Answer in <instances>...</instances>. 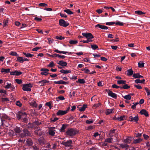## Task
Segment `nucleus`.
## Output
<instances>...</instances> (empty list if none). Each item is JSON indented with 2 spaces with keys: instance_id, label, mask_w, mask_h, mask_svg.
Listing matches in <instances>:
<instances>
[{
  "instance_id": "obj_1",
  "label": "nucleus",
  "mask_w": 150,
  "mask_h": 150,
  "mask_svg": "<svg viewBox=\"0 0 150 150\" xmlns=\"http://www.w3.org/2000/svg\"><path fill=\"white\" fill-rule=\"evenodd\" d=\"M2 116H3L5 119L8 120L6 121L5 120H3L1 118V125H2L7 127H11L12 125V124L11 122L9 121L10 119L9 117L5 115H4Z\"/></svg>"
},
{
  "instance_id": "obj_2",
  "label": "nucleus",
  "mask_w": 150,
  "mask_h": 150,
  "mask_svg": "<svg viewBox=\"0 0 150 150\" xmlns=\"http://www.w3.org/2000/svg\"><path fill=\"white\" fill-rule=\"evenodd\" d=\"M78 132L77 130L74 128H69L66 132L67 135L71 137H73Z\"/></svg>"
},
{
  "instance_id": "obj_3",
  "label": "nucleus",
  "mask_w": 150,
  "mask_h": 150,
  "mask_svg": "<svg viewBox=\"0 0 150 150\" xmlns=\"http://www.w3.org/2000/svg\"><path fill=\"white\" fill-rule=\"evenodd\" d=\"M22 89L24 91H30L31 88L32 87V85L30 83L23 84V85Z\"/></svg>"
},
{
  "instance_id": "obj_4",
  "label": "nucleus",
  "mask_w": 150,
  "mask_h": 150,
  "mask_svg": "<svg viewBox=\"0 0 150 150\" xmlns=\"http://www.w3.org/2000/svg\"><path fill=\"white\" fill-rule=\"evenodd\" d=\"M72 141L71 140H68L67 141H64L62 142L61 144L65 146L66 147H71Z\"/></svg>"
},
{
  "instance_id": "obj_5",
  "label": "nucleus",
  "mask_w": 150,
  "mask_h": 150,
  "mask_svg": "<svg viewBox=\"0 0 150 150\" xmlns=\"http://www.w3.org/2000/svg\"><path fill=\"white\" fill-rule=\"evenodd\" d=\"M26 113L23 112L19 111L16 114V117L19 120H21L25 116L26 117Z\"/></svg>"
},
{
  "instance_id": "obj_6",
  "label": "nucleus",
  "mask_w": 150,
  "mask_h": 150,
  "mask_svg": "<svg viewBox=\"0 0 150 150\" xmlns=\"http://www.w3.org/2000/svg\"><path fill=\"white\" fill-rule=\"evenodd\" d=\"M55 132H56L55 127H51L48 128V133L51 136H54L55 133Z\"/></svg>"
},
{
  "instance_id": "obj_7",
  "label": "nucleus",
  "mask_w": 150,
  "mask_h": 150,
  "mask_svg": "<svg viewBox=\"0 0 150 150\" xmlns=\"http://www.w3.org/2000/svg\"><path fill=\"white\" fill-rule=\"evenodd\" d=\"M5 88L6 89H10L11 91H13L15 90V86L12 84L11 83L7 82L6 83Z\"/></svg>"
},
{
  "instance_id": "obj_8",
  "label": "nucleus",
  "mask_w": 150,
  "mask_h": 150,
  "mask_svg": "<svg viewBox=\"0 0 150 150\" xmlns=\"http://www.w3.org/2000/svg\"><path fill=\"white\" fill-rule=\"evenodd\" d=\"M59 25L62 26L66 27L69 25V23L65 21L64 20L61 19L59 21Z\"/></svg>"
},
{
  "instance_id": "obj_9",
  "label": "nucleus",
  "mask_w": 150,
  "mask_h": 150,
  "mask_svg": "<svg viewBox=\"0 0 150 150\" xmlns=\"http://www.w3.org/2000/svg\"><path fill=\"white\" fill-rule=\"evenodd\" d=\"M82 35L83 36L86 37L87 39H91L93 38V36L90 33H82Z\"/></svg>"
},
{
  "instance_id": "obj_10",
  "label": "nucleus",
  "mask_w": 150,
  "mask_h": 150,
  "mask_svg": "<svg viewBox=\"0 0 150 150\" xmlns=\"http://www.w3.org/2000/svg\"><path fill=\"white\" fill-rule=\"evenodd\" d=\"M29 132L26 129H24L23 130V132L20 135V136L21 137H23L29 135Z\"/></svg>"
},
{
  "instance_id": "obj_11",
  "label": "nucleus",
  "mask_w": 150,
  "mask_h": 150,
  "mask_svg": "<svg viewBox=\"0 0 150 150\" xmlns=\"http://www.w3.org/2000/svg\"><path fill=\"white\" fill-rule=\"evenodd\" d=\"M40 71H42V72H41V74L47 76L49 74L47 72L49 71V70L47 69L42 68L41 69Z\"/></svg>"
},
{
  "instance_id": "obj_12",
  "label": "nucleus",
  "mask_w": 150,
  "mask_h": 150,
  "mask_svg": "<svg viewBox=\"0 0 150 150\" xmlns=\"http://www.w3.org/2000/svg\"><path fill=\"white\" fill-rule=\"evenodd\" d=\"M22 74V73L21 72L16 70L14 71L10 72V74L11 75L19 76Z\"/></svg>"
},
{
  "instance_id": "obj_13",
  "label": "nucleus",
  "mask_w": 150,
  "mask_h": 150,
  "mask_svg": "<svg viewBox=\"0 0 150 150\" xmlns=\"http://www.w3.org/2000/svg\"><path fill=\"white\" fill-rule=\"evenodd\" d=\"M49 81L46 80H43L39 81L38 82V84L40 86H44L46 85L47 83H48Z\"/></svg>"
},
{
  "instance_id": "obj_14",
  "label": "nucleus",
  "mask_w": 150,
  "mask_h": 150,
  "mask_svg": "<svg viewBox=\"0 0 150 150\" xmlns=\"http://www.w3.org/2000/svg\"><path fill=\"white\" fill-rule=\"evenodd\" d=\"M129 120L130 121H133L137 122L138 119V117L137 116H135L133 117V116H131L129 117Z\"/></svg>"
},
{
  "instance_id": "obj_15",
  "label": "nucleus",
  "mask_w": 150,
  "mask_h": 150,
  "mask_svg": "<svg viewBox=\"0 0 150 150\" xmlns=\"http://www.w3.org/2000/svg\"><path fill=\"white\" fill-rule=\"evenodd\" d=\"M67 113V110H59L57 112V115H63L66 114Z\"/></svg>"
},
{
  "instance_id": "obj_16",
  "label": "nucleus",
  "mask_w": 150,
  "mask_h": 150,
  "mask_svg": "<svg viewBox=\"0 0 150 150\" xmlns=\"http://www.w3.org/2000/svg\"><path fill=\"white\" fill-rule=\"evenodd\" d=\"M38 141L41 145H43L46 143L45 140L43 137H41L39 138L38 139Z\"/></svg>"
},
{
  "instance_id": "obj_17",
  "label": "nucleus",
  "mask_w": 150,
  "mask_h": 150,
  "mask_svg": "<svg viewBox=\"0 0 150 150\" xmlns=\"http://www.w3.org/2000/svg\"><path fill=\"white\" fill-rule=\"evenodd\" d=\"M96 27H98L99 28L103 30H107L108 29V28L106 26L101 25L98 24L95 26Z\"/></svg>"
},
{
  "instance_id": "obj_18",
  "label": "nucleus",
  "mask_w": 150,
  "mask_h": 150,
  "mask_svg": "<svg viewBox=\"0 0 150 150\" xmlns=\"http://www.w3.org/2000/svg\"><path fill=\"white\" fill-rule=\"evenodd\" d=\"M140 113L141 115H144L146 117H148L149 114L148 112L146 110L144 109H142L140 111Z\"/></svg>"
},
{
  "instance_id": "obj_19",
  "label": "nucleus",
  "mask_w": 150,
  "mask_h": 150,
  "mask_svg": "<svg viewBox=\"0 0 150 150\" xmlns=\"http://www.w3.org/2000/svg\"><path fill=\"white\" fill-rule=\"evenodd\" d=\"M54 83L55 84H64L66 85L67 84V82L64 81L62 80H60L59 81H54Z\"/></svg>"
},
{
  "instance_id": "obj_20",
  "label": "nucleus",
  "mask_w": 150,
  "mask_h": 150,
  "mask_svg": "<svg viewBox=\"0 0 150 150\" xmlns=\"http://www.w3.org/2000/svg\"><path fill=\"white\" fill-rule=\"evenodd\" d=\"M108 95L114 98H116L117 97L116 94L113 93L111 91H109L108 93Z\"/></svg>"
},
{
  "instance_id": "obj_21",
  "label": "nucleus",
  "mask_w": 150,
  "mask_h": 150,
  "mask_svg": "<svg viewBox=\"0 0 150 150\" xmlns=\"http://www.w3.org/2000/svg\"><path fill=\"white\" fill-rule=\"evenodd\" d=\"M54 52L59 54H66L67 53L68 54H71V52H65L63 51H60L57 50H54Z\"/></svg>"
},
{
  "instance_id": "obj_22",
  "label": "nucleus",
  "mask_w": 150,
  "mask_h": 150,
  "mask_svg": "<svg viewBox=\"0 0 150 150\" xmlns=\"http://www.w3.org/2000/svg\"><path fill=\"white\" fill-rule=\"evenodd\" d=\"M26 143L28 146H31L33 145V142L31 139L28 138L26 140Z\"/></svg>"
},
{
  "instance_id": "obj_23",
  "label": "nucleus",
  "mask_w": 150,
  "mask_h": 150,
  "mask_svg": "<svg viewBox=\"0 0 150 150\" xmlns=\"http://www.w3.org/2000/svg\"><path fill=\"white\" fill-rule=\"evenodd\" d=\"M132 138V137H128L124 140V142L125 143H130Z\"/></svg>"
},
{
  "instance_id": "obj_24",
  "label": "nucleus",
  "mask_w": 150,
  "mask_h": 150,
  "mask_svg": "<svg viewBox=\"0 0 150 150\" xmlns=\"http://www.w3.org/2000/svg\"><path fill=\"white\" fill-rule=\"evenodd\" d=\"M23 54L27 58L32 57L34 56L33 54H31L27 52H23Z\"/></svg>"
},
{
  "instance_id": "obj_25",
  "label": "nucleus",
  "mask_w": 150,
  "mask_h": 150,
  "mask_svg": "<svg viewBox=\"0 0 150 150\" xmlns=\"http://www.w3.org/2000/svg\"><path fill=\"white\" fill-rule=\"evenodd\" d=\"M113 141V140L112 138H108L106 139L105 141V142H107L109 143H112Z\"/></svg>"
},
{
  "instance_id": "obj_26",
  "label": "nucleus",
  "mask_w": 150,
  "mask_h": 150,
  "mask_svg": "<svg viewBox=\"0 0 150 150\" xmlns=\"http://www.w3.org/2000/svg\"><path fill=\"white\" fill-rule=\"evenodd\" d=\"M126 119V116L125 115H121L120 117L117 118V119L119 121H122Z\"/></svg>"
},
{
  "instance_id": "obj_27",
  "label": "nucleus",
  "mask_w": 150,
  "mask_h": 150,
  "mask_svg": "<svg viewBox=\"0 0 150 150\" xmlns=\"http://www.w3.org/2000/svg\"><path fill=\"white\" fill-rule=\"evenodd\" d=\"M59 72L64 74H67L71 73V71L70 70H64L62 69L60 70Z\"/></svg>"
},
{
  "instance_id": "obj_28",
  "label": "nucleus",
  "mask_w": 150,
  "mask_h": 150,
  "mask_svg": "<svg viewBox=\"0 0 150 150\" xmlns=\"http://www.w3.org/2000/svg\"><path fill=\"white\" fill-rule=\"evenodd\" d=\"M14 130L16 133H19L22 130V129L19 127H17L14 129Z\"/></svg>"
},
{
  "instance_id": "obj_29",
  "label": "nucleus",
  "mask_w": 150,
  "mask_h": 150,
  "mask_svg": "<svg viewBox=\"0 0 150 150\" xmlns=\"http://www.w3.org/2000/svg\"><path fill=\"white\" fill-rule=\"evenodd\" d=\"M142 141V139L141 138H138L136 139H134L133 141V144H137L139 143Z\"/></svg>"
},
{
  "instance_id": "obj_30",
  "label": "nucleus",
  "mask_w": 150,
  "mask_h": 150,
  "mask_svg": "<svg viewBox=\"0 0 150 150\" xmlns=\"http://www.w3.org/2000/svg\"><path fill=\"white\" fill-rule=\"evenodd\" d=\"M58 64L62 66H66L67 65V63L63 61H59Z\"/></svg>"
},
{
  "instance_id": "obj_31",
  "label": "nucleus",
  "mask_w": 150,
  "mask_h": 150,
  "mask_svg": "<svg viewBox=\"0 0 150 150\" xmlns=\"http://www.w3.org/2000/svg\"><path fill=\"white\" fill-rule=\"evenodd\" d=\"M119 144L122 148H125V149H127L129 147V146L126 144Z\"/></svg>"
},
{
  "instance_id": "obj_32",
  "label": "nucleus",
  "mask_w": 150,
  "mask_h": 150,
  "mask_svg": "<svg viewBox=\"0 0 150 150\" xmlns=\"http://www.w3.org/2000/svg\"><path fill=\"white\" fill-rule=\"evenodd\" d=\"M1 72L2 73H8L9 72L10 73V69H5L2 68L1 69Z\"/></svg>"
},
{
  "instance_id": "obj_33",
  "label": "nucleus",
  "mask_w": 150,
  "mask_h": 150,
  "mask_svg": "<svg viewBox=\"0 0 150 150\" xmlns=\"http://www.w3.org/2000/svg\"><path fill=\"white\" fill-rule=\"evenodd\" d=\"M133 73V71L132 69H130L127 70V75L128 76H130L132 75Z\"/></svg>"
},
{
  "instance_id": "obj_34",
  "label": "nucleus",
  "mask_w": 150,
  "mask_h": 150,
  "mask_svg": "<svg viewBox=\"0 0 150 150\" xmlns=\"http://www.w3.org/2000/svg\"><path fill=\"white\" fill-rule=\"evenodd\" d=\"M87 107V105H83L81 107L79 108V110L80 111H83Z\"/></svg>"
},
{
  "instance_id": "obj_35",
  "label": "nucleus",
  "mask_w": 150,
  "mask_h": 150,
  "mask_svg": "<svg viewBox=\"0 0 150 150\" xmlns=\"http://www.w3.org/2000/svg\"><path fill=\"white\" fill-rule=\"evenodd\" d=\"M54 56H55V57H58L61 58L62 59H64L65 57V56L64 55H59V54L55 53L54 54Z\"/></svg>"
},
{
  "instance_id": "obj_36",
  "label": "nucleus",
  "mask_w": 150,
  "mask_h": 150,
  "mask_svg": "<svg viewBox=\"0 0 150 150\" xmlns=\"http://www.w3.org/2000/svg\"><path fill=\"white\" fill-rule=\"evenodd\" d=\"M145 81V80L144 79H143L142 80H140L139 79H136L135 81V82L137 83H143V82L144 81Z\"/></svg>"
},
{
  "instance_id": "obj_37",
  "label": "nucleus",
  "mask_w": 150,
  "mask_h": 150,
  "mask_svg": "<svg viewBox=\"0 0 150 150\" xmlns=\"http://www.w3.org/2000/svg\"><path fill=\"white\" fill-rule=\"evenodd\" d=\"M16 61L21 63H23V57H18Z\"/></svg>"
},
{
  "instance_id": "obj_38",
  "label": "nucleus",
  "mask_w": 150,
  "mask_h": 150,
  "mask_svg": "<svg viewBox=\"0 0 150 150\" xmlns=\"http://www.w3.org/2000/svg\"><path fill=\"white\" fill-rule=\"evenodd\" d=\"M55 65V64H54V62L53 61H51L50 62L49 64L47 65V67L52 68Z\"/></svg>"
},
{
  "instance_id": "obj_39",
  "label": "nucleus",
  "mask_w": 150,
  "mask_h": 150,
  "mask_svg": "<svg viewBox=\"0 0 150 150\" xmlns=\"http://www.w3.org/2000/svg\"><path fill=\"white\" fill-rule=\"evenodd\" d=\"M113 110L112 109H108L106 110V115H109L113 112Z\"/></svg>"
},
{
  "instance_id": "obj_40",
  "label": "nucleus",
  "mask_w": 150,
  "mask_h": 150,
  "mask_svg": "<svg viewBox=\"0 0 150 150\" xmlns=\"http://www.w3.org/2000/svg\"><path fill=\"white\" fill-rule=\"evenodd\" d=\"M122 96L126 100H130L131 99V96L129 94L124 96Z\"/></svg>"
},
{
  "instance_id": "obj_41",
  "label": "nucleus",
  "mask_w": 150,
  "mask_h": 150,
  "mask_svg": "<svg viewBox=\"0 0 150 150\" xmlns=\"http://www.w3.org/2000/svg\"><path fill=\"white\" fill-rule=\"evenodd\" d=\"M81 70L83 71L84 72V73L86 74L89 73L90 72V70L86 68V67L82 69Z\"/></svg>"
},
{
  "instance_id": "obj_42",
  "label": "nucleus",
  "mask_w": 150,
  "mask_h": 150,
  "mask_svg": "<svg viewBox=\"0 0 150 150\" xmlns=\"http://www.w3.org/2000/svg\"><path fill=\"white\" fill-rule=\"evenodd\" d=\"M117 83L118 84H125L126 82L125 81L121 80L117 81Z\"/></svg>"
},
{
  "instance_id": "obj_43",
  "label": "nucleus",
  "mask_w": 150,
  "mask_h": 150,
  "mask_svg": "<svg viewBox=\"0 0 150 150\" xmlns=\"http://www.w3.org/2000/svg\"><path fill=\"white\" fill-rule=\"evenodd\" d=\"M135 14L139 15L144 14L145 13L143 12L140 11H135Z\"/></svg>"
},
{
  "instance_id": "obj_44",
  "label": "nucleus",
  "mask_w": 150,
  "mask_h": 150,
  "mask_svg": "<svg viewBox=\"0 0 150 150\" xmlns=\"http://www.w3.org/2000/svg\"><path fill=\"white\" fill-rule=\"evenodd\" d=\"M64 11L68 14L71 15L73 14V13L69 9H65L64 10Z\"/></svg>"
},
{
  "instance_id": "obj_45",
  "label": "nucleus",
  "mask_w": 150,
  "mask_h": 150,
  "mask_svg": "<svg viewBox=\"0 0 150 150\" xmlns=\"http://www.w3.org/2000/svg\"><path fill=\"white\" fill-rule=\"evenodd\" d=\"M66 128V126L65 125H62V127H61L60 130V132H64V130Z\"/></svg>"
},
{
  "instance_id": "obj_46",
  "label": "nucleus",
  "mask_w": 150,
  "mask_h": 150,
  "mask_svg": "<svg viewBox=\"0 0 150 150\" xmlns=\"http://www.w3.org/2000/svg\"><path fill=\"white\" fill-rule=\"evenodd\" d=\"M93 41L92 40L90 39H87L86 40H82L81 42L83 43H89V42H92Z\"/></svg>"
},
{
  "instance_id": "obj_47",
  "label": "nucleus",
  "mask_w": 150,
  "mask_h": 150,
  "mask_svg": "<svg viewBox=\"0 0 150 150\" xmlns=\"http://www.w3.org/2000/svg\"><path fill=\"white\" fill-rule=\"evenodd\" d=\"M129 88V86H128L127 84H126L125 83L123 86L120 87V88L121 89L124 88V89H127Z\"/></svg>"
},
{
  "instance_id": "obj_48",
  "label": "nucleus",
  "mask_w": 150,
  "mask_h": 150,
  "mask_svg": "<svg viewBox=\"0 0 150 150\" xmlns=\"http://www.w3.org/2000/svg\"><path fill=\"white\" fill-rule=\"evenodd\" d=\"M78 43V41L77 40H71L69 41V43L70 44H75Z\"/></svg>"
},
{
  "instance_id": "obj_49",
  "label": "nucleus",
  "mask_w": 150,
  "mask_h": 150,
  "mask_svg": "<svg viewBox=\"0 0 150 150\" xmlns=\"http://www.w3.org/2000/svg\"><path fill=\"white\" fill-rule=\"evenodd\" d=\"M138 67L140 68L143 67H144V63L140 61L138 63Z\"/></svg>"
},
{
  "instance_id": "obj_50",
  "label": "nucleus",
  "mask_w": 150,
  "mask_h": 150,
  "mask_svg": "<svg viewBox=\"0 0 150 150\" xmlns=\"http://www.w3.org/2000/svg\"><path fill=\"white\" fill-rule=\"evenodd\" d=\"M51 104L52 102L50 101L47 102L45 103V105L49 107L50 109H51L52 107Z\"/></svg>"
},
{
  "instance_id": "obj_51",
  "label": "nucleus",
  "mask_w": 150,
  "mask_h": 150,
  "mask_svg": "<svg viewBox=\"0 0 150 150\" xmlns=\"http://www.w3.org/2000/svg\"><path fill=\"white\" fill-rule=\"evenodd\" d=\"M76 82H79L80 83H85V81L83 79H79Z\"/></svg>"
},
{
  "instance_id": "obj_52",
  "label": "nucleus",
  "mask_w": 150,
  "mask_h": 150,
  "mask_svg": "<svg viewBox=\"0 0 150 150\" xmlns=\"http://www.w3.org/2000/svg\"><path fill=\"white\" fill-rule=\"evenodd\" d=\"M7 132L8 133V134L11 136H14L15 134L13 132V131L12 130H11L9 132L7 131Z\"/></svg>"
},
{
  "instance_id": "obj_53",
  "label": "nucleus",
  "mask_w": 150,
  "mask_h": 150,
  "mask_svg": "<svg viewBox=\"0 0 150 150\" xmlns=\"http://www.w3.org/2000/svg\"><path fill=\"white\" fill-rule=\"evenodd\" d=\"M91 48L93 50H95L98 48V46L96 45H91Z\"/></svg>"
},
{
  "instance_id": "obj_54",
  "label": "nucleus",
  "mask_w": 150,
  "mask_h": 150,
  "mask_svg": "<svg viewBox=\"0 0 150 150\" xmlns=\"http://www.w3.org/2000/svg\"><path fill=\"white\" fill-rule=\"evenodd\" d=\"M15 81L18 84H21L22 83V80L19 79H15Z\"/></svg>"
},
{
  "instance_id": "obj_55",
  "label": "nucleus",
  "mask_w": 150,
  "mask_h": 150,
  "mask_svg": "<svg viewBox=\"0 0 150 150\" xmlns=\"http://www.w3.org/2000/svg\"><path fill=\"white\" fill-rule=\"evenodd\" d=\"M10 54L14 56H16L17 57H18V54L17 53L15 52H11L10 53Z\"/></svg>"
},
{
  "instance_id": "obj_56",
  "label": "nucleus",
  "mask_w": 150,
  "mask_h": 150,
  "mask_svg": "<svg viewBox=\"0 0 150 150\" xmlns=\"http://www.w3.org/2000/svg\"><path fill=\"white\" fill-rule=\"evenodd\" d=\"M145 90L147 93V95L148 96H150V91L146 88H145Z\"/></svg>"
},
{
  "instance_id": "obj_57",
  "label": "nucleus",
  "mask_w": 150,
  "mask_h": 150,
  "mask_svg": "<svg viewBox=\"0 0 150 150\" xmlns=\"http://www.w3.org/2000/svg\"><path fill=\"white\" fill-rule=\"evenodd\" d=\"M115 24L116 25H118L120 26H122L123 25V23L120 21H117L115 23Z\"/></svg>"
},
{
  "instance_id": "obj_58",
  "label": "nucleus",
  "mask_w": 150,
  "mask_h": 150,
  "mask_svg": "<svg viewBox=\"0 0 150 150\" xmlns=\"http://www.w3.org/2000/svg\"><path fill=\"white\" fill-rule=\"evenodd\" d=\"M39 5L40 6L43 7H45L47 6V4L42 3L39 4Z\"/></svg>"
},
{
  "instance_id": "obj_59",
  "label": "nucleus",
  "mask_w": 150,
  "mask_h": 150,
  "mask_svg": "<svg viewBox=\"0 0 150 150\" xmlns=\"http://www.w3.org/2000/svg\"><path fill=\"white\" fill-rule=\"evenodd\" d=\"M139 73L134 74H133V76L135 78H139Z\"/></svg>"
},
{
  "instance_id": "obj_60",
  "label": "nucleus",
  "mask_w": 150,
  "mask_h": 150,
  "mask_svg": "<svg viewBox=\"0 0 150 150\" xmlns=\"http://www.w3.org/2000/svg\"><path fill=\"white\" fill-rule=\"evenodd\" d=\"M16 104L19 107H21L22 106L21 103L19 101H17L16 103Z\"/></svg>"
},
{
  "instance_id": "obj_61",
  "label": "nucleus",
  "mask_w": 150,
  "mask_h": 150,
  "mask_svg": "<svg viewBox=\"0 0 150 150\" xmlns=\"http://www.w3.org/2000/svg\"><path fill=\"white\" fill-rule=\"evenodd\" d=\"M115 22H107L106 23V25H111L115 24Z\"/></svg>"
},
{
  "instance_id": "obj_62",
  "label": "nucleus",
  "mask_w": 150,
  "mask_h": 150,
  "mask_svg": "<svg viewBox=\"0 0 150 150\" xmlns=\"http://www.w3.org/2000/svg\"><path fill=\"white\" fill-rule=\"evenodd\" d=\"M134 86L137 89H141L142 88V86L139 84L134 85Z\"/></svg>"
},
{
  "instance_id": "obj_63",
  "label": "nucleus",
  "mask_w": 150,
  "mask_h": 150,
  "mask_svg": "<svg viewBox=\"0 0 150 150\" xmlns=\"http://www.w3.org/2000/svg\"><path fill=\"white\" fill-rule=\"evenodd\" d=\"M8 21L7 20H5L3 22V26L5 27L6 26L8 23Z\"/></svg>"
},
{
  "instance_id": "obj_64",
  "label": "nucleus",
  "mask_w": 150,
  "mask_h": 150,
  "mask_svg": "<svg viewBox=\"0 0 150 150\" xmlns=\"http://www.w3.org/2000/svg\"><path fill=\"white\" fill-rule=\"evenodd\" d=\"M33 149L34 150H39V148L36 145H34L32 146Z\"/></svg>"
}]
</instances>
